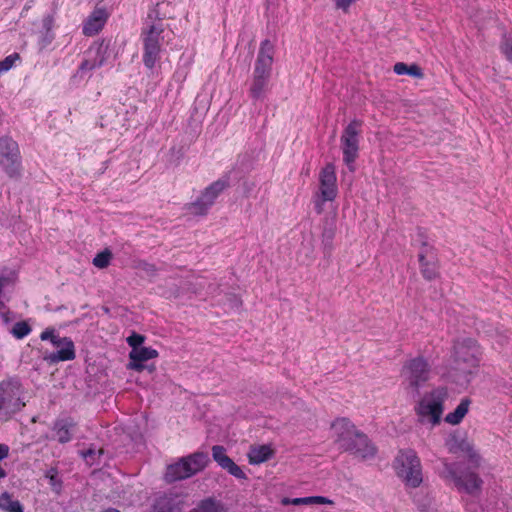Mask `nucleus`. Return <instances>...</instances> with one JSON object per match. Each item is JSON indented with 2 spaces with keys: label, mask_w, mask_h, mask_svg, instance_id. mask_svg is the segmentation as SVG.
<instances>
[{
  "label": "nucleus",
  "mask_w": 512,
  "mask_h": 512,
  "mask_svg": "<svg viewBox=\"0 0 512 512\" xmlns=\"http://www.w3.org/2000/svg\"><path fill=\"white\" fill-rule=\"evenodd\" d=\"M480 350L473 339L458 340L454 346V366L450 378L457 384L467 385L479 365Z\"/></svg>",
  "instance_id": "f257e3e1"
},
{
  "label": "nucleus",
  "mask_w": 512,
  "mask_h": 512,
  "mask_svg": "<svg viewBox=\"0 0 512 512\" xmlns=\"http://www.w3.org/2000/svg\"><path fill=\"white\" fill-rule=\"evenodd\" d=\"M446 397L447 392L444 388H436L425 393L414 407L417 421L430 428L439 425L442 420Z\"/></svg>",
  "instance_id": "f03ea898"
},
{
  "label": "nucleus",
  "mask_w": 512,
  "mask_h": 512,
  "mask_svg": "<svg viewBox=\"0 0 512 512\" xmlns=\"http://www.w3.org/2000/svg\"><path fill=\"white\" fill-rule=\"evenodd\" d=\"M393 469L408 487L416 488L423 481L420 459L412 449H404L398 452L393 461Z\"/></svg>",
  "instance_id": "7ed1b4c3"
},
{
  "label": "nucleus",
  "mask_w": 512,
  "mask_h": 512,
  "mask_svg": "<svg viewBox=\"0 0 512 512\" xmlns=\"http://www.w3.org/2000/svg\"><path fill=\"white\" fill-rule=\"evenodd\" d=\"M26 405L24 388L17 379L0 382V420L6 421Z\"/></svg>",
  "instance_id": "20e7f679"
},
{
  "label": "nucleus",
  "mask_w": 512,
  "mask_h": 512,
  "mask_svg": "<svg viewBox=\"0 0 512 512\" xmlns=\"http://www.w3.org/2000/svg\"><path fill=\"white\" fill-rule=\"evenodd\" d=\"M163 24L158 21L143 28L141 39L143 42L142 60L146 68L152 70L160 60L161 47L164 40Z\"/></svg>",
  "instance_id": "39448f33"
},
{
  "label": "nucleus",
  "mask_w": 512,
  "mask_h": 512,
  "mask_svg": "<svg viewBox=\"0 0 512 512\" xmlns=\"http://www.w3.org/2000/svg\"><path fill=\"white\" fill-rule=\"evenodd\" d=\"M208 461V455L203 452H196L183 457L178 462L167 466L165 480L175 482L189 478L202 471L207 466Z\"/></svg>",
  "instance_id": "423d86ee"
},
{
  "label": "nucleus",
  "mask_w": 512,
  "mask_h": 512,
  "mask_svg": "<svg viewBox=\"0 0 512 512\" xmlns=\"http://www.w3.org/2000/svg\"><path fill=\"white\" fill-rule=\"evenodd\" d=\"M362 122L359 120L351 121L343 130L341 135V149L343 153V161L349 167L350 171H354V161L358 157L359 136L361 133Z\"/></svg>",
  "instance_id": "0eeeda50"
},
{
  "label": "nucleus",
  "mask_w": 512,
  "mask_h": 512,
  "mask_svg": "<svg viewBox=\"0 0 512 512\" xmlns=\"http://www.w3.org/2000/svg\"><path fill=\"white\" fill-rule=\"evenodd\" d=\"M443 470L441 476L454 483V485L460 490L465 491L469 494H473L480 490L482 480L476 473L473 472H458V468L455 464L443 461Z\"/></svg>",
  "instance_id": "6e6552de"
},
{
  "label": "nucleus",
  "mask_w": 512,
  "mask_h": 512,
  "mask_svg": "<svg viewBox=\"0 0 512 512\" xmlns=\"http://www.w3.org/2000/svg\"><path fill=\"white\" fill-rule=\"evenodd\" d=\"M338 194L337 176L335 166L327 164L319 174V198L315 200V210L321 214L324 210V203L333 201Z\"/></svg>",
  "instance_id": "1a4fd4ad"
},
{
  "label": "nucleus",
  "mask_w": 512,
  "mask_h": 512,
  "mask_svg": "<svg viewBox=\"0 0 512 512\" xmlns=\"http://www.w3.org/2000/svg\"><path fill=\"white\" fill-rule=\"evenodd\" d=\"M0 169L11 178L18 177L21 172L18 144L8 137L0 138Z\"/></svg>",
  "instance_id": "9d476101"
},
{
  "label": "nucleus",
  "mask_w": 512,
  "mask_h": 512,
  "mask_svg": "<svg viewBox=\"0 0 512 512\" xmlns=\"http://www.w3.org/2000/svg\"><path fill=\"white\" fill-rule=\"evenodd\" d=\"M331 438L339 449L354 450L356 437L361 433L347 418H337L330 427Z\"/></svg>",
  "instance_id": "9b49d317"
},
{
  "label": "nucleus",
  "mask_w": 512,
  "mask_h": 512,
  "mask_svg": "<svg viewBox=\"0 0 512 512\" xmlns=\"http://www.w3.org/2000/svg\"><path fill=\"white\" fill-rule=\"evenodd\" d=\"M401 376L409 387L418 390L430 376V367L423 358H414L405 363Z\"/></svg>",
  "instance_id": "f8f14e48"
},
{
  "label": "nucleus",
  "mask_w": 512,
  "mask_h": 512,
  "mask_svg": "<svg viewBox=\"0 0 512 512\" xmlns=\"http://www.w3.org/2000/svg\"><path fill=\"white\" fill-rule=\"evenodd\" d=\"M106 59L107 47L102 43H94L85 52L84 60L79 66L76 76L85 77L87 72L101 67Z\"/></svg>",
  "instance_id": "ddd939ff"
},
{
  "label": "nucleus",
  "mask_w": 512,
  "mask_h": 512,
  "mask_svg": "<svg viewBox=\"0 0 512 512\" xmlns=\"http://www.w3.org/2000/svg\"><path fill=\"white\" fill-rule=\"evenodd\" d=\"M227 187L225 180H217L208 186L199 199L190 206L194 214H203L214 203L220 193Z\"/></svg>",
  "instance_id": "4468645a"
},
{
  "label": "nucleus",
  "mask_w": 512,
  "mask_h": 512,
  "mask_svg": "<svg viewBox=\"0 0 512 512\" xmlns=\"http://www.w3.org/2000/svg\"><path fill=\"white\" fill-rule=\"evenodd\" d=\"M185 496L178 492L160 493L152 505L154 512H182Z\"/></svg>",
  "instance_id": "2eb2a0df"
},
{
  "label": "nucleus",
  "mask_w": 512,
  "mask_h": 512,
  "mask_svg": "<svg viewBox=\"0 0 512 512\" xmlns=\"http://www.w3.org/2000/svg\"><path fill=\"white\" fill-rule=\"evenodd\" d=\"M446 447L450 453L468 457L473 464L479 465L480 458L475 451L473 444L465 437L456 434L451 435L446 440Z\"/></svg>",
  "instance_id": "dca6fc26"
},
{
  "label": "nucleus",
  "mask_w": 512,
  "mask_h": 512,
  "mask_svg": "<svg viewBox=\"0 0 512 512\" xmlns=\"http://www.w3.org/2000/svg\"><path fill=\"white\" fill-rule=\"evenodd\" d=\"M272 65L273 46L266 40L261 43L253 70V76L271 77Z\"/></svg>",
  "instance_id": "f3484780"
},
{
  "label": "nucleus",
  "mask_w": 512,
  "mask_h": 512,
  "mask_svg": "<svg viewBox=\"0 0 512 512\" xmlns=\"http://www.w3.org/2000/svg\"><path fill=\"white\" fill-rule=\"evenodd\" d=\"M109 12L104 7H96L85 19L82 32L85 36L97 35L105 26Z\"/></svg>",
  "instance_id": "a211bd4d"
},
{
  "label": "nucleus",
  "mask_w": 512,
  "mask_h": 512,
  "mask_svg": "<svg viewBox=\"0 0 512 512\" xmlns=\"http://www.w3.org/2000/svg\"><path fill=\"white\" fill-rule=\"evenodd\" d=\"M212 457L214 461L230 475L237 479H247L245 472L227 455L226 449L223 446H213Z\"/></svg>",
  "instance_id": "6ab92c4d"
},
{
  "label": "nucleus",
  "mask_w": 512,
  "mask_h": 512,
  "mask_svg": "<svg viewBox=\"0 0 512 512\" xmlns=\"http://www.w3.org/2000/svg\"><path fill=\"white\" fill-rule=\"evenodd\" d=\"M157 356V350L151 347L142 346L136 349H132L131 352L129 353V357L131 360V362L129 363V368L138 372L144 370L145 368H148L149 372H153L155 370V366H145L143 362L156 358Z\"/></svg>",
  "instance_id": "aec40b11"
},
{
  "label": "nucleus",
  "mask_w": 512,
  "mask_h": 512,
  "mask_svg": "<svg viewBox=\"0 0 512 512\" xmlns=\"http://www.w3.org/2000/svg\"><path fill=\"white\" fill-rule=\"evenodd\" d=\"M54 346L58 348L56 352L44 356V360L49 363L73 360L75 358V348L71 339L63 337L55 339Z\"/></svg>",
  "instance_id": "412c9836"
},
{
  "label": "nucleus",
  "mask_w": 512,
  "mask_h": 512,
  "mask_svg": "<svg viewBox=\"0 0 512 512\" xmlns=\"http://www.w3.org/2000/svg\"><path fill=\"white\" fill-rule=\"evenodd\" d=\"M17 278L15 270L0 266V308L4 307L5 302L8 301L7 292L15 285Z\"/></svg>",
  "instance_id": "4be33fe9"
},
{
  "label": "nucleus",
  "mask_w": 512,
  "mask_h": 512,
  "mask_svg": "<svg viewBox=\"0 0 512 512\" xmlns=\"http://www.w3.org/2000/svg\"><path fill=\"white\" fill-rule=\"evenodd\" d=\"M76 422L71 417L59 418L54 422L53 431L55 438L60 443H67L72 439V431Z\"/></svg>",
  "instance_id": "5701e85b"
},
{
  "label": "nucleus",
  "mask_w": 512,
  "mask_h": 512,
  "mask_svg": "<svg viewBox=\"0 0 512 512\" xmlns=\"http://www.w3.org/2000/svg\"><path fill=\"white\" fill-rule=\"evenodd\" d=\"M274 454L270 445H252L247 453L248 461L251 465H259L269 460Z\"/></svg>",
  "instance_id": "b1692460"
},
{
  "label": "nucleus",
  "mask_w": 512,
  "mask_h": 512,
  "mask_svg": "<svg viewBox=\"0 0 512 512\" xmlns=\"http://www.w3.org/2000/svg\"><path fill=\"white\" fill-rule=\"evenodd\" d=\"M355 448L354 450H349L356 456L360 457L361 459H370L375 456L376 449L375 447L370 443L368 438L364 434H360L356 437V440L354 442Z\"/></svg>",
  "instance_id": "393cba45"
},
{
  "label": "nucleus",
  "mask_w": 512,
  "mask_h": 512,
  "mask_svg": "<svg viewBox=\"0 0 512 512\" xmlns=\"http://www.w3.org/2000/svg\"><path fill=\"white\" fill-rule=\"evenodd\" d=\"M270 77L252 76L249 88L250 97L254 100H262L269 91Z\"/></svg>",
  "instance_id": "a878e982"
},
{
  "label": "nucleus",
  "mask_w": 512,
  "mask_h": 512,
  "mask_svg": "<svg viewBox=\"0 0 512 512\" xmlns=\"http://www.w3.org/2000/svg\"><path fill=\"white\" fill-rule=\"evenodd\" d=\"M469 404V400L463 399L453 412H450L445 416V421L451 425L459 424L467 414Z\"/></svg>",
  "instance_id": "bb28decb"
},
{
  "label": "nucleus",
  "mask_w": 512,
  "mask_h": 512,
  "mask_svg": "<svg viewBox=\"0 0 512 512\" xmlns=\"http://www.w3.org/2000/svg\"><path fill=\"white\" fill-rule=\"evenodd\" d=\"M191 512H227L225 506L214 498L200 501Z\"/></svg>",
  "instance_id": "cd10ccee"
},
{
  "label": "nucleus",
  "mask_w": 512,
  "mask_h": 512,
  "mask_svg": "<svg viewBox=\"0 0 512 512\" xmlns=\"http://www.w3.org/2000/svg\"><path fill=\"white\" fill-rule=\"evenodd\" d=\"M333 501L323 496L292 498L291 505H332Z\"/></svg>",
  "instance_id": "c85d7f7f"
},
{
  "label": "nucleus",
  "mask_w": 512,
  "mask_h": 512,
  "mask_svg": "<svg viewBox=\"0 0 512 512\" xmlns=\"http://www.w3.org/2000/svg\"><path fill=\"white\" fill-rule=\"evenodd\" d=\"M0 508L6 512H23L20 502L13 500L9 493L0 495Z\"/></svg>",
  "instance_id": "c756f323"
},
{
  "label": "nucleus",
  "mask_w": 512,
  "mask_h": 512,
  "mask_svg": "<svg viewBox=\"0 0 512 512\" xmlns=\"http://www.w3.org/2000/svg\"><path fill=\"white\" fill-rule=\"evenodd\" d=\"M30 332H31L30 326L24 321L17 322L13 326L12 331H11L12 335L17 339H22V338L26 337Z\"/></svg>",
  "instance_id": "7c9ffc66"
},
{
  "label": "nucleus",
  "mask_w": 512,
  "mask_h": 512,
  "mask_svg": "<svg viewBox=\"0 0 512 512\" xmlns=\"http://www.w3.org/2000/svg\"><path fill=\"white\" fill-rule=\"evenodd\" d=\"M19 59V55L17 53L11 54L0 61V75L8 72Z\"/></svg>",
  "instance_id": "2f4dec72"
},
{
  "label": "nucleus",
  "mask_w": 512,
  "mask_h": 512,
  "mask_svg": "<svg viewBox=\"0 0 512 512\" xmlns=\"http://www.w3.org/2000/svg\"><path fill=\"white\" fill-rule=\"evenodd\" d=\"M111 260V253L106 250L95 256L93 259V264L98 268H105L109 265Z\"/></svg>",
  "instance_id": "473e14b6"
},
{
  "label": "nucleus",
  "mask_w": 512,
  "mask_h": 512,
  "mask_svg": "<svg viewBox=\"0 0 512 512\" xmlns=\"http://www.w3.org/2000/svg\"><path fill=\"white\" fill-rule=\"evenodd\" d=\"M419 261L421 263L422 273H423L424 277H426L428 279H433L436 276V270L433 267L432 268L429 267L428 263L425 262L423 254L419 255Z\"/></svg>",
  "instance_id": "72a5a7b5"
},
{
  "label": "nucleus",
  "mask_w": 512,
  "mask_h": 512,
  "mask_svg": "<svg viewBox=\"0 0 512 512\" xmlns=\"http://www.w3.org/2000/svg\"><path fill=\"white\" fill-rule=\"evenodd\" d=\"M501 51L506 59L512 63V39L505 37L501 44Z\"/></svg>",
  "instance_id": "f704fd0d"
},
{
  "label": "nucleus",
  "mask_w": 512,
  "mask_h": 512,
  "mask_svg": "<svg viewBox=\"0 0 512 512\" xmlns=\"http://www.w3.org/2000/svg\"><path fill=\"white\" fill-rule=\"evenodd\" d=\"M357 0H333L335 8L341 10L343 13H348L351 5Z\"/></svg>",
  "instance_id": "c9c22d12"
},
{
  "label": "nucleus",
  "mask_w": 512,
  "mask_h": 512,
  "mask_svg": "<svg viewBox=\"0 0 512 512\" xmlns=\"http://www.w3.org/2000/svg\"><path fill=\"white\" fill-rule=\"evenodd\" d=\"M144 342V337L140 334L133 333L127 338V343L132 349H136L142 347V343Z\"/></svg>",
  "instance_id": "e433bc0d"
},
{
  "label": "nucleus",
  "mask_w": 512,
  "mask_h": 512,
  "mask_svg": "<svg viewBox=\"0 0 512 512\" xmlns=\"http://www.w3.org/2000/svg\"><path fill=\"white\" fill-rule=\"evenodd\" d=\"M102 453V450L99 449V450H95L93 448H89L85 451H82L81 452V456L86 460V462L88 464H93L94 462V459H95V456L98 454L100 455Z\"/></svg>",
  "instance_id": "4c0bfd02"
},
{
  "label": "nucleus",
  "mask_w": 512,
  "mask_h": 512,
  "mask_svg": "<svg viewBox=\"0 0 512 512\" xmlns=\"http://www.w3.org/2000/svg\"><path fill=\"white\" fill-rule=\"evenodd\" d=\"M40 339L43 341L50 340L54 345V341H56L55 339H61V337L55 335L53 329H46L41 333Z\"/></svg>",
  "instance_id": "58836bf2"
},
{
  "label": "nucleus",
  "mask_w": 512,
  "mask_h": 512,
  "mask_svg": "<svg viewBox=\"0 0 512 512\" xmlns=\"http://www.w3.org/2000/svg\"><path fill=\"white\" fill-rule=\"evenodd\" d=\"M409 66L405 63L399 62L394 65V72L397 75H407Z\"/></svg>",
  "instance_id": "ea45409f"
},
{
  "label": "nucleus",
  "mask_w": 512,
  "mask_h": 512,
  "mask_svg": "<svg viewBox=\"0 0 512 512\" xmlns=\"http://www.w3.org/2000/svg\"><path fill=\"white\" fill-rule=\"evenodd\" d=\"M407 75L414 76V77H417V78H421L423 76V73H422V71H421L419 66H417V65H410L409 68H408Z\"/></svg>",
  "instance_id": "a19ab883"
},
{
  "label": "nucleus",
  "mask_w": 512,
  "mask_h": 512,
  "mask_svg": "<svg viewBox=\"0 0 512 512\" xmlns=\"http://www.w3.org/2000/svg\"><path fill=\"white\" fill-rule=\"evenodd\" d=\"M9 455V447L6 444H0V461Z\"/></svg>",
  "instance_id": "79ce46f5"
},
{
  "label": "nucleus",
  "mask_w": 512,
  "mask_h": 512,
  "mask_svg": "<svg viewBox=\"0 0 512 512\" xmlns=\"http://www.w3.org/2000/svg\"><path fill=\"white\" fill-rule=\"evenodd\" d=\"M52 24V18L51 17H47L44 19V25L45 27H47L49 29V27L51 26Z\"/></svg>",
  "instance_id": "37998d69"
},
{
  "label": "nucleus",
  "mask_w": 512,
  "mask_h": 512,
  "mask_svg": "<svg viewBox=\"0 0 512 512\" xmlns=\"http://www.w3.org/2000/svg\"><path fill=\"white\" fill-rule=\"evenodd\" d=\"M291 500L292 498H283L281 502L283 505H291Z\"/></svg>",
  "instance_id": "c03bdc74"
}]
</instances>
